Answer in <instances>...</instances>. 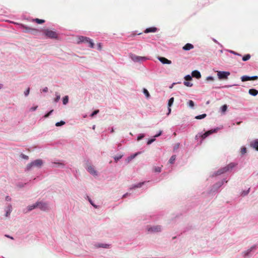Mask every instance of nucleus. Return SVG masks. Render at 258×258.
Wrapping results in <instances>:
<instances>
[{"label":"nucleus","mask_w":258,"mask_h":258,"mask_svg":"<svg viewBox=\"0 0 258 258\" xmlns=\"http://www.w3.org/2000/svg\"><path fill=\"white\" fill-rule=\"evenodd\" d=\"M44 164V161L41 159H37L32 161L30 163H28L25 168L26 171H30L35 168L40 169Z\"/></svg>","instance_id":"obj_1"},{"label":"nucleus","mask_w":258,"mask_h":258,"mask_svg":"<svg viewBox=\"0 0 258 258\" xmlns=\"http://www.w3.org/2000/svg\"><path fill=\"white\" fill-rule=\"evenodd\" d=\"M237 165L236 163L232 162L227 165V166L222 167L220 169H219L218 171L214 172L212 175V176H216L217 175H220L222 174H223L227 171H229L231 170H232L234 167H235Z\"/></svg>","instance_id":"obj_2"},{"label":"nucleus","mask_w":258,"mask_h":258,"mask_svg":"<svg viewBox=\"0 0 258 258\" xmlns=\"http://www.w3.org/2000/svg\"><path fill=\"white\" fill-rule=\"evenodd\" d=\"M146 231L149 234L160 232L162 230V227L159 225H147L145 227Z\"/></svg>","instance_id":"obj_3"},{"label":"nucleus","mask_w":258,"mask_h":258,"mask_svg":"<svg viewBox=\"0 0 258 258\" xmlns=\"http://www.w3.org/2000/svg\"><path fill=\"white\" fill-rule=\"evenodd\" d=\"M217 131H218V128H216L209 130V131L205 132V133H203L202 132L199 133L196 136L195 139L196 140H198L199 139V138H201L202 140L200 141V142L199 143L200 144H201L202 143V141L204 139H205V138L208 137L210 135H211L213 133H216L217 132Z\"/></svg>","instance_id":"obj_4"},{"label":"nucleus","mask_w":258,"mask_h":258,"mask_svg":"<svg viewBox=\"0 0 258 258\" xmlns=\"http://www.w3.org/2000/svg\"><path fill=\"white\" fill-rule=\"evenodd\" d=\"M129 57L134 62L141 63L149 59V58L147 56H138L133 53H130Z\"/></svg>","instance_id":"obj_5"},{"label":"nucleus","mask_w":258,"mask_h":258,"mask_svg":"<svg viewBox=\"0 0 258 258\" xmlns=\"http://www.w3.org/2000/svg\"><path fill=\"white\" fill-rule=\"evenodd\" d=\"M43 34L48 38L51 39H57L58 34L56 31L48 29L42 30Z\"/></svg>","instance_id":"obj_6"},{"label":"nucleus","mask_w":258,"mask_h":258,"mask_svg":"<svg viewBox=\"0 0 258 258\" xmlns=\"http://www.w3.org/2000/svg\"><path fill=\"white\" fill-rule=\"evenodd\" d=\"M37 206L40 210L44 212H47L50 210V207L48 202L43 201H37Z\"/></svg>","instance_id":"obj_7"},{"label":"nucleus","mask_w":258,"mask_h":258,"mask_svg":"<svg viewBox=\"0 0 258 258\" xmlns=\"http://www.w3.org/2000/svg\"><path fill=\"white\" fill-rule=\"evenodd\" d=\"M227 182V180L225 178L223 179L221 181L216 182L211 187L210 192L217 191L220 187H221L225 183Z\"/></svg>","instance_id":"obj_8"},{"label":"nucleus","mask_w":258,"mask_h":258,"mask_svg":"<svg viewBox=\"0 0 258 258\" xmlns=\"http://www.w3.org/2000/svg\"><path fill=\"white\" fill-rule=\"evenodd\" d=\"M256 248V245H253L251 246L250 248L248 249L243 251L242 252V255L243 257H249L251 256V252L255 250Z\"/></svg>","instance_id":"obj_9"},{"label":"nucleus","mask_w":258,"mask_h":258,"mask_svg":"<svg viewBox=\"0 0 258 258\" xmlns=\"http://www.w3.org/2000/svg\"><path fill=\"white\" fill-rule=\"evenodd\" d=\"M12 206L10 204H8L5 207L4 210L5 212L4 216L6 218H8L10 217L11 213L12 212Z\"/></svg>","instance_id":"obj_10"},{"label":"nucleus","mask_w":258,"mask_h":258,"mask_svg":"<svg viewBox=\"0 0 258 258\" xmlns=\"http://www.w3.org/2000/svg\"><path fill=\"white\" fill-rule=\"evenodd\" d=\"M230 74V73L229 72L226 71H218L217 72V76L220 80L227 79Z\"/></svg>","instance_id":"obj_11"},{"label":"nucleus","mask_w":258,"mask_h":258,"mask_svg":"<svg viewBox=\"0 0 258 258\" xmlns=\"http://www.w3.org/2000/svg\"><path fill=\"white\" fill-rule=\"evenodd\" d=\"M19 25H20V26L22 28L25 29V31H24L25 32H30V33H31L32 34H34L38 31V30L36 29L30 28V27L26 26L23 24H19Z\"/></svg>","instance_id":"obj_12"},{"label":"nucleus","mask_w":258,"mask_h":258,"mask_svg":"<svg viewBox=\"0 0 258 258\" xmlns=\"http://www.w3.org/2000/svg\"><path fill=\"white\" fill-rule=\"evenodd\" d=\"M87 170L92 175L94 176H98V172L93 166H88L87 167Z\"/></svg>","instance_id":"obj_13"},{"label":"nucleus","mask_w":258,"mask_h":258,"mask_svg":"<svg viewBox=\"0 0 258 258\" xmlns=\"http://www.w3.org/2000/svg\"><path fill=\"white\" fill-rule=\"evenodd\" d=\"M148 182L149 181H143L133 184L130 187V189L132 190L137 188H141L143 185H144L146 183Z\"/></svg>","instance_id":"obj_14"},{"label":"nucleus","mask_w":258,"mask_h":258,"mask_svg":"<svg viewBox=\"0 0 258 258\" xmlns=\"http://www.w3.org/2000/svg\"><path fill=\"white\" fill-rule=\"evenodd\" d=\"M36 208H38L37 202L32 205L28 206L26 208V211H25V212L27 213L30 212Z\"/></svg>","instance_id":"obj_15"},{"label":"nucleus","mask_w":258,"mask_h":258,"mask_svg":"<svg viewBox=\"0 0 258 258\" xmlns=\"http://www.w3.org/2000/svg\"><path fill=\"white\" fill-rule=\"evenodd\" d=\"M158 59L163 64H170L171 63V61L168 60L165 57L159 56L158 57Z\"/></svg>","instance_id":"obj_16"},{"label":"nucleus","mask_w":258,"mask_h":258,"mask_svg":"<svg viewBox=\"0 0 258 258\" xmlns=\"http://www.w3.org/2000/svg\"><path fill=\"white\" fill-rule=\"evenodd\" d=\"M94 246L96 248H108L109 247V245L103 243H96L94 244Z\"/></svg>","instance_id":"obj_17"},{"label":"nucleus","mask_w":258,"mask_h":258,"mask_svg":"<svg viewBox=\"0 0 258 258\" xmlns=\"http://www.w3.org/2000/svg\"><path fill=\"white\" fill-rule=\"evenodd\" d=\"M250 146L258 151V139L251 142Z\"/></svg>","instance_id":"obj_18"},{"label":"nucleus","mask_w":258,"mask_h":258,"mask_svg":"<svg viewBox=\"0 0 258 258\" xmlns=\"http://www.w3.org/2000/svg\"><path fill=\"white\" fill-rule=\"evenodd\" d=\"M157 31V28L155 27H150L148 28L145 29L144 31V32L145 33H155Z\"/></svg>","instance_id":"obj_19"},{"label":"nucleus","mask_w":258,"mask_h":258,"mask_svg":"<svg viewBox=\"0 0 258 258\" xmlns=\"http://www.w3.org/2000/svg\"><path fill=\"white\" fill-rule=\"evenodd\" d=\"M192 76L197 79H200L201 77V75L199 71L195 70L192 72Z\"/></svg>","instance_id":"obj_20"},{"label":"nucleus","mask_w":258,"mask_h":258,"mask_svg":"<svg viewBox=\"0 0 258 258\" xmlns=\"http://www.w3.org/2000/svg\"><path fill=\"white\" fill-rule=\"evenodd\" d=\"M194 48V45L190 43H186L183 47V49L184 50H189Z\"/></svg>","instance_id":"obj_21"},{"label":"nucleus","mask_w":258,"mask_h":258,"mask_svg":"<svg viewBox=\"0 0 258 258\" xmlns=\"http://www.w3.org/2000/svg\"><path fill=\"white\" fill-rule=\"evenodd\" d=\"M140 153V152H138V153H136L134 154L131 155L129 157H128L127 158V159H126V162L129 163L130 161H131L133 159H134Z\"/></svg>","instance_id":"obj_22"},{"label":"nucleus","mask_w":258,"mask_h":258,"mask_svg":"<svg viewBox=\"0 0 258 258\" xmlns=\"http://www.w3.org/2000/svg\"><path fill=\"white\" fill-rule=\"evenodd\" d=\"M250 188L249 187L247 189L242 190L240 193V196L243 197H245L249 194V192L250 191Z\"/></svg>","instance_id":"obj_23"},{"label":"nucleus","mask_w":258,"mask_h":258,"mask_svg":"<svg viewBox=\"0 0 258 258\" xmlns=\"http://www.w3.org/2000/svg\"><path fill=\"white\" fill-rule=\"evenodd\" d=\"M87 40H85L83 42V43H87L88 41H90L89 47L90 48H93L94 46V43L93 42V40L88 37H87Z\"/></svg>","instance_id":"obj_24"},{"label":"nucleus","mask_w":258,"mask_h":258,"mask_svg":"<svg viewBox=\"0 0 258 258\" xmlns=\"http://www.w3.org/2000/svg\"><path fill=\"white\" fill-rule=\"evenodd\" d=\"M87 40H85L83 42V43H87L88 41H90L89 47L90 48H93L94 46V43L93 42V40L88 37H87Z\"/></svg>","instance_id":"obj_25"},{"label":"nucleus","mask_w":258,"mask_h":258,"mask_svg":"<svg viewBox=\"0 0 258 258\" xmlns=\"http://www.w3.org/2000/svg\"><path fill=\"white\" fill-rule=\"evenodd\" d=\"M248 93L251 96H255L258 94V91L254 89H250L249 90Z\"/></svg>","instance_id":"obj_26"},{"label":"nucleus","mask_w":258,"mask_h":258,"mask_svg":"<svg viewBox=\"0 0 258 258\" xmlns=\"http://www.w3.org/2000/svg\"><path fill=\"white\" fill-rule=\"evenodd\" d=\"M85 40H87V37L80 36L78 37V43H83Z\"/></svg>","instance_id":"obj_27"},{"label":"nucleus","mask_w":258,"mask_h":258,"mask_svg":"<svg viewBox=\"0 0 258 258\" xmlns=\"http://www.w3.org/2000/svg\"><path fill=\"white\" fill-rule=\"evenodd\" d=\"M69 102V96H65L62 98V103L63 105H67Z\"/></svg>","instance_id":"obj_28"},{"label":"nucleus","mask_w":258,"mask_h":258,"mask_svg":"<svg viewBox=\"0 0 258 258\" xmlns=\"http://www.w3.org/2000/svg\"><path fill=\"white\" fill-rule=\"evenodd\" d=\"M143 93L146 96L147 98H150V93H149V92H148V91L146 89H145V88L143 89Z\"/></svg>","instance_id":"obj_29"},{"label":"nucleus","mask_w":258,"mask_h":258,"mask_svg":"<svg viewBox=\"0 0 258 258\" xmlns=\"http://www.w3.org/2000/svg\"><path fill=\"white\" fill-rule=\"evenodd\" d=\"M176 155H172L170 158L169 159V163H170V164H173L174 163V162H175V159H176Z\"/></svg>","instance_id":"obj_30"},{"label":"nucleus","mask_w":258,"mask_h":258,"mask_svg":"<svg viewBox=\"0 0 258 258\" xmlns=\"http://www.w3.org/2000/svg\"><path fill=\"white\" fill-rule=\"evenodd\" d=\"M241 80L242 82L247 81L250 80V77L248 76H243L241 78Z\"/></svg>","instance_id":"obj_31"},{"label":"nucleus","mask_w":258,"mask_h":258,"mask_svg":"<svg viewBox=\"0 0 258 258\" xmlns=\"http://www.w3.org/2000/svg\"><path fill=\"white\" fill-rule=\"evenodd\" d=\"M250 57H251V56L249 54H246L243 56L242 60L244 61H246L249 60L250 58Z\"/></svg>","instance_id":"obj_32"},{"label":"nucleus","mask_w":258,"mask_h":258,"mask_svg":"<svg viewBox=\"0 0 258 258\" xmlns=\"http://www.w3.org/2000/svg\"><path fill=\"white\" fill-rule=\"evenodd\" d=\"M206 116H207L206 114L204 113V114H202L201 115L196 116L195 117V118L197 119H203L205 117H206Z\"/></svg>","instance_id":"obj_33"},{"label":"nucleus","mask_w":258,"mask_h":258,"mask_svg":"<svg viewBox=\"0 0 258 258\" xmlns=\"http://www.w3.org/2000/svg\"><path fill=\"white\" fill-rule=\"evenodd\" d=\"M173 102H174V98L173 97L170 98L168 100V107H171L172 105H173Z\"/></svg>","instance_id":"obj_34"},{"label":"nucleus","mask_w":258,"mask_h":258,"mask_svg":"<svg viewBox=\"0 0 258 258\" xmlns=\"http://www.w3.org/2000/svg\"><path fill=\"white\" fill-rule=\"evenodd\" d=\"M33 21H34V22H35L39 24H42V23H43L45 22V21L44 20L39 19H38V18H36V19H34Z\"/></svg>","instance_id":"obj_35"},{"label":"nucleus","mask_w":258,"mask_h":258,"mask_svg":"<svg viewBox=\"0 0 258 258\" xmlns=\"http://www.w3.org/2000/svg\"><path fill=\"white\" fill-rule=\"evenodd\" d=\"M153 171L155 172L160 173L161 172V167L156 166L153 168Z\"/></svg>","instance_id":"obj_36"},{"label":"nucleus","mask_w":258,"mask_h":258,"mask_svg":"<svg viewBox=\"0 0 258 258\" xmlns=\"http://www.w3.org/2000/svg\"><path fill=\"white\" fill-rule=\"evenodd\" d=\"M227 109V105H224L221 107V111L222 113H224Z\"/></svg>","instance_id":"obj_37"},{"label":"nucleus","mask_w":258,"mask_h":258,"mask_svg":"<svg viewBox=\"0 0 258 258\" xmlns=\"http://www.w3.org/2000/svg\"><path fill=\"white\" fill-rule=\"evenodd\" d=\"M55 96H56V97L54 99V102H57L59 100V99L60 98V96L57 93H55Z\"/></svg>","instance_id":"obj_38"},{"label":"nucleus","mask_w":258,"mask_h":258,"mask_svg":"<svg viewBox=\"0 0 258 258\" xmlns=\"http://www.w3.org/2000/svg\"><path fill=\"white\" fill-rule=\"evenodd\" d=\"M123 155H118V156H115L113 157L115 161L116 162H117L119 160H120L122 157Z\"/></svg>","instance_id":"obj_39"},{"label":"nucleus","mask_w":258,"mask_h":258,"mask_svg":"<svg viewBox=\"0 0 258 258\" xmlns=\"http://www.w3.org/2000/svg\"><path fill=\"white\" fill-rule=\"evenodd\" d=\"M187 104H188V106L190 108H193L195 105V103H194V101L192 100H189Z\"/></svg>","instance_id":"obj_40"},{"label":"nucleus","mask_w":258,"mask_h":258,"mask_svg":"<svg viewBox=\"0 0 258 258\" xmlns=\"http://www.w3.org/2000/svg\"><path fill=\"white\" fill-rule=\"evenodd\" d=\"M65 122L64 121H60L59 122H57L55 123V125L56 126H62L63 125H64L65 124Z\"/></svg>","instance_id":"obj_41"},{"label":"nucleus","mask_w":258,"mask_h":258,"mask_svg":"<svg viewBox=\"0 0 258 258\" xmlns=\"http://www.w3.org/2000/svg\"><path fill=\"white\" fill-rule=\"evenodd\" d=\"M183 83L184 85L187 87H191L193 85L192 83L188 81H184Z\"/></svg>","instance_id":"obj_42"},{"label":"nucleus","mask_w":258,"mask_h":258,"mask_svg":"<svg viewBox=\"0 0 258 258\" xmlns=\"http://www.w3.org/2000/svg\"><path fill=\"white\" fill-rule=\"evenodd\" d=\"M240 152H241V155H244L246 152V148L244 147H242L241 148Z\"/></svg>","instance_id":"obj_43"},{"label":"nucleus","mask_w":258,"mask_h":258,"mask_svg":"<svg viewBox=\"0 0 258 258\" xmlns=\"http://www.w3.org/2000/svg\"><path fill=\"white\" fill-rule=\"evenodd\" d=\"M229 52H230V53H232V54H233L234 55H238V56H241V54L236 52H235L234 51H233V50H227Z\"/></svg>","instance_id":"obj_44"},{"label":"nucleus","mask_w":258,"mask_h":258,"mask_svg":"<svg viewBox=\"0 0 258 258\" xmlns=\"http://www.w3.org/2000/svg\"><path fill=\"white\" fill-rule=\"evenodd\" d=\"M184 79L186 81H189L190 80H191L192 79V77L191 76H190L189 75H186L184 77Z\"/></svg>","instance_id":"obj_45"},{"label":"nucleus","mask_w":258,"mask_h":258,"mask_svg":"<svg viewBox=\"0 0 258 258\" xmlns=\"http://www.w3.org/2000/svg\"><path fill=\"white\" fill-rule=\"evenodd\" d=\"M214 80V78L212 76H208L206 79L207 81H213Z\"/></svg>","instance_id":"obj_46"},{"label":"nucleus","mask_w":258,"mask_h":258,"mask_svg":"<svg viewBox=\"0 0 258 258\" xmlns=\"http://www.w3.org/2000/svg\"><path fill=\"white\" fill-rule=\"evenodd\" d=\"M145 137V135L144 134H140L137 138V141H140L142 140L144 137Z\"/></svg>","instance_id":"obj_47"},{"label":"nucleus","mask_w":258,"mask_h":258,"mask_svg":"<svg viewBox=\"0 0 258 258\" xmlns=\"http://www.w3.org/2000/svg\"><path fill=\"white\" fill-rule=\"evenodd\" d=\"M30 93V88H27L24 92L25 96L27 97L28 96Z\"/></svg>","instance_id":"obj_48"},{"label":"nucleus","mask_w":258,"mask_h":258,"mask_svg":"<svg viewBox=\"0 0 258 258\" xmlns=\"http://www.w3.org/2000/svg\"><path fill=\"white\" fill-rule=\"evenodd\" d=\"M99 110H95L94 111H93L91 114H90V116L91 117H93L94 115H96L99 112Z\"/></svg>","instance_id":"obj_49"},{"label":"nucleus","mask_w":258,"mask_h":258,"mask_svg":"<svg viewBox=\"0 0 258 258\" xmlns=\"http://www.w3.org/2000/svg\"><path fill=\"white\" fill-rule=\"evenodd\" d=\"M20 156L22 158L25 159V160H28L29 159V157L27 155H26L23 154H22Z\"/></svg>","instance_id":"obj_50"},{"label":"nucleus","mask_w":258,"mask_h":258,"mask_svg":"<svg viewBox=\"0 0 258 258\" xmlns=\"http://www.w3.org/2000/svg\"><path fill=\"white\" fill-rule=\"evenodd\" d=\"M53 110H50V111L49 112H48L47 113H46V114H45V115H44V116H43V117H44V118H47V117H48V116H49V115L52 113V112H53Z\"/></svg>","instance_id":"obj_51"},{"label":"nucleus","mask_w":258,"mask_h":258,"mask_svg":"<svg viewBox=\"0 0 258 258\" xmlns=\"http://www.w3.org/2000/svg\"><path fill=\"white\" fill-rule=\"evenodd\" d=\"M155 140V139L154 138V139H149L148 142H147V144L148 145H150L151 144H152L153 142H154Z\"/></svg>","instance_id":"obj_52"},{"label":"nucleus","mask_w":258,"mask_h":258,"mask_svg":"<svg viewBox=\"0 0 258 258\" xmlns=\"http://www.w3.org/2000/svg\"><path fill=\"white\" fill-rule=\"evenodd\" d=\"M97 49L98 50H101L102 49V44L101 43H99L97 44Z\"/></svg>","instance_id":"obj_53"},{"label":"nucleus","mask_w":258,"mask_h":258,"mask_svg":"<svg viewBox=\"0 0 258 258\" xmlns=\"http://www.w3.org/2000/svg\"><path fill=\"white\" fill-rule=\"evenodd\" d=\"M37 107H38L37 106L32 107L30 108V111H34L37 109Z\"/></svg>","instance_id":"obj_54"},{"label":"nucleus","mask_w":258,"mask_h":258,"mask_svg":"<svg viewBox=\"0 0 258 258\" xmlns=\"http://www.w3.org/2000/svg\"><path fill=\"white\" fill-rule=\"evenodd\" d=\"M89 201L90 203V204H91V205H92L94 208H97V206L96 205H95V204L93 203V202H92V201L90 199H89Z\"/></svg>","instance_id":"obj_55"},{"label":"nucleus","mask_w":258,"mask_h":258,"mask_svg":"<svg viewBox=\"0 0 258 258\" xmlns=\"http://www.w3.org/2000/svg\"><path fill=\"white\" fill-rule=\"evenodd\" d=\"M162 133V131H160L158 133H157L156 135L154 136V138H157L159 137Z\"/></svg>","instance_id":"obj_56"},{"label":"nucleus","mask_w":258,"mask_h":258,"mask_svg":"<svg viewBox=\"0 0 258 258\" xmlns=\"http://www.w3.org/2000/svg\"><path fill=\"white\" fill-rule=\"evenodd\" d=\"M258 79V77L257 76H253L250 77V80H256Z\"/></svg>","instance_id":"obj_57"},{"label":"nucleus","mask_w":258,"mask_h":258,"mask_svg":"<svg viewBox=\"0 0 258 258\" xmlns=\"http://www.w3.org/2000/svg\"><path fill=\"white\" fill-rule=\"evenodd\" d=\"M54 164L58 165V166H62V167H63L64 166V164L62 163H60V162H57V163H53Z\"/></svg>","instance_id":"obj_58"},{"label":"nucleus","mask_w":258,"mask_h":258,"mask_svg":"<svg viewBox=\"0 0 258 258\" xmlns=\"http://www.w3.org/2000/svg\"><path fill=\"white\" fill-rule=\"evenodd\" d=\"M171 111V107H168V113H167V115H168L170 114Z\"/></svg>","instance_id":"obj_59"},{"label":"nucleus","mask_w":258,"mask_h":258,"mask_svg":"<svg viewBox=\"0 0 258 258\" xmlns=\"http://www.w3.org/2000/svg\"><path fill=\"white\" fill-rule=\"evenodd\" d=\"M43 92H47L48 91V88L45 87H44L43 90H42Z\"/></svg>","instance_id":"obj_60"},{"label":"nucleus","mask_w":258,"mask_h":258,"mask_svg":"<svg viewBox=\"0 0 258 258\" xmlns=\"http://www.w3.org/2000/svg\"><path fill=\"white\" fill-rule=\"evenodd\" d=\"M5 236H6V237H7L8 238H10L11 239H14V238L12 236H11L9 235L6 234V235H5Z\"/></svg>","instance_id":"obj_61"},{"label":"nucleus","mask_w":258,"mask_h":258,"mask_svg":"<svg viewBox=\"0 0 258 258\" xmlns=\"http://www.w3.org/2000/svg\"><path fill=\"white\" fill-rule=\"evenodd\" d=\"M6 200L7 201H10L11 200V198L9 196H7L6 197Z\"/></svg>","instance_id":"obj_62"},{"label":"nucleus","mask_w":258,"mask_h":258,"mask_svg":"<svg viewBox=\"0 0 258 258\" xmlns=\"http://www.w3.org/2000/svg\"><path fill=\"white\" fill-rule=\"evenodd\" d=\"M17 186L19 187H22L24 186V184H23L22 183H19L17 184Z\"/></svg>","instance_id":"obj_63"},{"label":"nucleus","mask_w":258,"mask_h":258,"mask_svg":"<svg viewBox=\"0 0 258 258\" xmlns=\"http://www.w3.org/2000/svg\"><path fill=\"white\" fill-rule=\"evenodd\" d=\"M128 195V193H125L122 196V198H126Z\"/></svg>","instance_id":"obj_64"}]
</instances>
